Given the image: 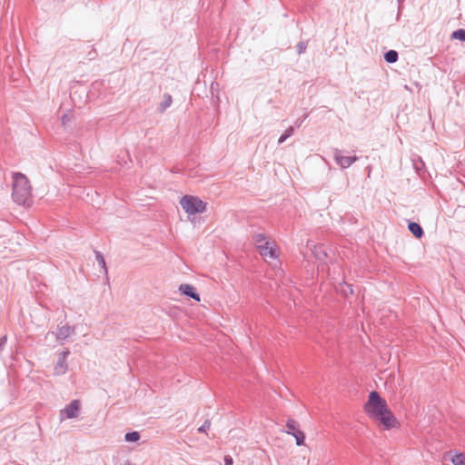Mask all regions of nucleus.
I'll use <instances>...</instances> for the list:
<instances>
[{
	"label": "nucleus",
	"mask_w": 465,
	"mask_h": 465,
	"mask_svg": "<svg viewBox=\"0 0 465 465\" xmlns=\"http://www.w3.org/2000/svg\"><path fill=\"white\" fill-rule=\"evenodd\" d=\"M364 411L372 420H379L386 430L395 428L398 425V421L389 409L386 401L376 391L370 392L369 399L364 404Z\"/></svg>",
	"instance_id": "1"
},
{
	"label": "nucleus",
	"mask_w": 465,
	"mask_h": 465,
	"mask_svg": "<svg viewBox=\"0 0 465 465\" xmlns=\"http://www.w3.org/2000/svg\"><path fill=\"white\" fill-rule=\"evenodd\" d=\"M12 197L15 203L23 206H30L32 203L31 186L27 177L21 173L13 174Z\"/></svg>",
	"instance_id": "2"
},
{
	"label": "nucleus",
	"mask_w": 465,
	"mask_h": 465,
	"mask_svg": "<svg viewBox=\"0 0 465 465\" xmlns=\"http://www.w3.org/2000/svg\"><path fill=\"white\" fill-rule=\"evenodd\" d=\"M180 204L189 215L204 213L207 205L205 202L193 195L183 196L180 200Z\"/></svg>",
	"instance_id": "3"
},
{
	"label": "nucleus",
	"mask_w": 465,
	"mask_h": 465,
	"mask_svg": "<svg viewBox=\"0 0 465 465\" xmlns=\"http://www.w3.org/2000/svg\"><path fill=\"white\" fill-rule=\"evenodd\" d=\"M286 432L292 435L296 440V444L302 446L304 444L305 435L299 429V424L296 420L289 419L286 422Z\"/></svg>",
	"instance_id": "4"
},
{
	"label": "nucleus",
	"mask_w": 465,
	"mask_h": 465,
	"mask_svg": "<svg viewBox=\"0 0 465 465\" xmlns=\"http://www.w3.org/2000/svg\"><path fill=\"white\" fill-rule=\"evenodd\" d=\"M335 162L342 168L346 169L350 167L354 162L358 160V157L353 156H343L341 151L335 149L333 153Z\"/></svg>",
	"instance_id": "5"
},
{
	"label": "nucleus",
	"mask_w": 465,
	"mask_h": 465,
	"mask_svg": "<svg viewBox=\"0 0 465 465\" xmlns=\"http://www.w3.org/2000/svg\"><path fill=\"white\" fill-rule=\"evenodd\" d=\"M69 350L65 349L64 351L58 354L57 361L54 365V373L56 375H62L65 373L67 370L66 358L69 355Z\"/></svg>",
	"instance_id": "6"
},
{
	"label": "nucleus",
	"mask_w": 465,
	"mask_h": 465,
	"mask_svg": "<svg viewBox=\"0 0 465 465\" xmlns=\"http://www.w3.org/2000/svg\"><path fill=\"white\" fill-rule=\"evenodd\" d=\"M80 401L74 400L62 411L67 419H74L79 415Z\"/></svg>",
	"instance_id": "7"
},
{
	"label": "nucleus",
	"mask_w": 465,
	"mask_h": 465,
	"mask_svg": "<svg viewBox=\"0 0 465 465\" xmlns=\"http://www.w3.org/2000/svg\"><path fill=\"white\" fill-rule=\"evenodd\" d=\"M179 291L183 294L193 299L196 302H200V300H201L200 294L196 292V289L191 284H187V283L181 284L179 287Z\"/></svg>",
	"instance_id": "8"
},
{
	"label": "nucleus",
	"mask_w": 465,
	"mask_h": 465,
	"mask_svg": "<svg viewBox=\"0 0 465 465\" xmlns=\"http://www.w3.org/2000/svg\"><path fill=\"white\" fill-rule=\"evenodd\" d=\"M74 332V328H73L69 325H64V326L59 327L57 329L55 337H56L57 341H64V340L67 339L68 337H70Z\"/></svg>",
	"instance_id": "9"
},
{
	"label": "nucleus",
	"mask_w": 465,
	"mask_h": 465,
	"mask_svg": "<svg viewBox=\"0 0 465 465\" xmlns=\"http://www.w3.org/2000/svg\"><path fill=\"white\" fill-rule=\"evenodd\" d=\"M258 249L260 250V253L263 256H269L271 258L275 257V251L268 241L264 242L262 244H259Z\"/></svg>",
	"instance_id": "10"
},
{
	"label": "nucleus",
	"mask_w": 465,
	"mask_h": 465,
	"mask_svg": "<svg viewBox=\"0 0 465 465\" xmlns=\"http://www.w3.org/2000/svg\"><path fill=\"white\" fill-rule=\"evenodd\" d=\"M173 104V97L170 94L165 93L163 95V100L158 105V112L163 113L165 112Z\"/></svg>",
	"instance_id": "11"
},
{
	"label": "nucleus",
	"mask_w": 465,
	"mask_h": 465,
	"mask_svg": "<svg viewBox=\"0 0 465 465\" xmlns=\"http://www.w3.org/2000/svg\"><path fill=\"white\" fill-rule=\"evenodd\" d=\"M408 229L418 239L421 238L424 234L422 227L418 223L410 222Z\"/></svg>",
	"instance_id": "12"
},
{
	"label": "nucleus",
	"mask_w": 465,
	"mask_h": 465,
	"mask_svg": "<svg viewBox=\"0 0 465 465\" xmlns=\"http://www.w3.org/2000/svg\"><path fill=\"white\" fill-rule=\"evenodd\" d=\"M96 261L98 262L99 265L101 266L103 270V273L107 277L108 275V270L106 267L105 260L103 255V253L99 251H94Z\"/></svg>",
	"instance_id": "13"
},
{
	"label": "nucleus",
	"mask_w": 465,
	"mask_h": 465,
	"mask_svg": "<svg viewBox=\"0 0 465 465\" xmlns=\"http://www.w3.org/2000/svg\"><path fill=\"white\" fill-rule=\"evenodd\" d=\"M384 59L389 64L396 63L399 59L398 52L395 50H390L384 54Z\"/></svg>",
	"instance_id": "14"
},
{
	"label": "nucleus",
	"mask_w": 465,
	"mask_h": 465,
	"mask_svg": "<svg viewBox=\"0 0 465 465\" xmlns=\"http://www.w3.org/2000/svg\"><path fill=\"white\" fill-rule=\"evenodd\" d=\"M294 134V127L290 126L287 128L284 133L280 136L278 140V143L281 144L284 143L289 137H291Z\"/></svg>",
	"instance_id": "15"
},
{
	"label": "nucleus",
	"mask_w": 465,
	"mask_h": 465,
	"mask_svg": "<svg viewBox=\"0 0 465 465\" xmlns=\"http://www.w3.org/2000/svg\"><path fill=\"white\" fill-rule=\"evenodd\" d=\"M140 437L141 436L138 431H131V432H127L124 435V440H125V441H128V442H135L140 440Z\"/></svg>",
	"instance_id": "16"
},
{
	"label": "nucleus",
	"mask_w": 465,
	"mask_h": 465,
	"mask_svg": "<svg viewBox=\"0 0 465 465\" xmlns=\"http://www.w3.org/2000/svg\"><path fill=\"white\" fill-rule=\"evenodd\" d=\"M451 461H452L453 465H465V454L464 453L455 454L452 457Z\"/></svg>",
	"instance_id": "17"
},
{
	"label": "nucleus",
	"mask_w": 465,
	"mask_h": 465,
	"mask_svg": "<svg viewBox=\"0 0 465 465\" xmlns=\"http://www.w3.org/2000/svg\"><path fill=\"white\" fill-rule=\"evenodd\" d=\"M451 37L453 39H458V40L465 42V30L458 29V30L454 31L451 35Z\"/></svg>",
	"instance_id": "18"
},
{
	"label": "nucleus",
	"mask_w": 465,
	"mask_h": 465,
	"mask_svg": "<svg viewBox=\"0 0 465 465\" xmlns=\"http://www.w3.org/2000/svg\"><path fill=\"white\" fill-rule=\"evenodd\" d=\"M252 240L253 242L257 244V246L259 244H262L264 242H267L266 241V236L265 234L263 233H255L253 236H252Z\"/></svg>",
	"instance_id": "19"
},
{
	"label": "nucleus",
	"mask_w": 465,
	"mask_h": 465,
	"mask_svg": "<svg viewBox=\"0 0 465 465\" xmlns=\"http://www.w3.org/2000/svg\"><path fill=\"white\" fill-rule=\"evenodd\" d=\"M308 46V42L301 41L298 43L296 49L299 54L305 53Z\"/></svg>",
	"instance_id": "20"
},
{
	"label": "nucleus",
	"mask_w": 465,
	"mask_h": 465,
	"mask_svg": "<svg viewBox=\"0 0 465 465\" xmlns=\"http://www.w3.org/2000/svg\"><path fill=\"white\" fill-rule=\"evenodd\" d=\"M211 422L209 420H206L203 424L198 428V432L203 433L206 432V430L210 428Z\"/></svg>",
	"instance_id": "21"
},
{
	"label": "nucleus",
	"mask_w": 465,
	"mask_h": 465,
	"mask_svg": "<svg viewBox=\"0 0 465 465\" xmlns=\"http://www.w3.org/2000/svg\"><path fill=\"white\" fill-rule=\"evenodd\" d=\"M70 122V117L67 114H64L62 117L63 125H66Z\"/></svg>",
	"instance_id": "22"
},
{
	"label": "nucleus",
	"mask_w": 465,
	"mask_h": 465,
	"mask_svg": "<svg viewBox=\"0 0 465 465\" xmlns=\"http://www.w3.org/2000/svg\"><path fill=\"white\" fill-rule=\"evenodd\" d=\"M224 462L225 465H232V458L231 456H225Z\"/></svg>",
	"instance_id": "23"
},
{
	"label": "nucleus",
	"mask_w": 465,
	"mask_h": 465,
	"mask_svg": "<svg viewBox=\"0 0 465 465\" xmlns=\"http://www.w3.org/2000/svg\"><path fill=\"white\" fill-rule=\"evenodd\" d=\"M307 116H308V114L304 115L303 119H302V120H299V119L296 120L295 125L297 127H300L302 125V124L303 123V121L307 118Z\"/></svg>",
	"instance_id": "24"
},
{
	"label": "nucleus",
	"mask_w": 465,
	"mask_h": 465,
	"mask_svg": "<svg viewBox=\"0 0 465 465\" xmlns=\"http://www.w3.org/2000/svg\"><path fill=\"white\" fill-rule=\"evenodd\" d=\"M95 54H96L95 50H94L93 52L89 53L90 59H94V56H95Z\"/></svg>",
	"instance_id": "25"
},
{
	"label": "nucleus",
	"mask_w": 465,
	"mask_h": 465,
	"mask_svg": "<svg viewBox=\"0 0 465 465\" xmlns=\"http://www.w3.org/2000/svg\"><path fill=\"white\" fill-rule=\"evenodd\" d=\"M124 465H133L129 460L125 461Z\"/></svg>",
	"instance_id": "26"
}]
</instances>
